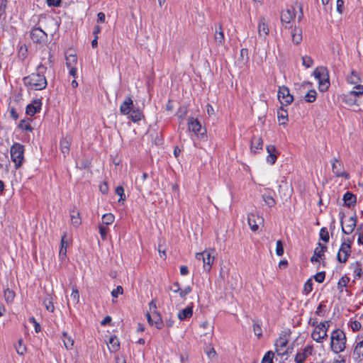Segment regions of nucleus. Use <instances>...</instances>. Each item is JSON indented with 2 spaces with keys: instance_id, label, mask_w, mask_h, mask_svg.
Segmentation results:
<instances>
[{
  "instance_id": "f257e3e1",
  "label": "nucleus",
  "mask_w": 363,
  "mask_h": 363,
  "mask_svg": "<svg viewBox=\"0 0 363 363\" xmlns=\"http://www.w3.org/2000/svg\"><path fill=\"white\" fill-rule=\"evenodd\" d=\"M347 337L345 333L336 329L330 333V348L336 354L343 352L346 348Z\"/></svg>"
},
{
  "instance_id": "f03ea898",
  "label": "nucleus",
  "mask_w": 363,
  "mask_h": 363,
  "mask_svg": "<svg viewBox=\"0 0 363 363\" xmlns=\"http://www.w3.org/2000/svg\"><path fill=\"white\" fill-rule=\"evenodd\" d=\"M23 81L26 85L35 90H42L47 86V81L45 76L39 73H33L24 77Z\"/></svg>"
},
{
  "instance_id": "7ed1b4c3",
  "label": "nucleus",
  "mask_w": 363,
  "mask_h": 363,
  "mask_svg": "<svg viewBox=\"0 0 363 363\" xmlns=\"http://www.w3.org/2000/svg\"><path fill=\"white\" fill-rule=\"evenodd\" d=\"M330 325V320H325L318 323L314 328L311 337L313 340L318 343H322L328 337V330Z\"/></svg>"
},
{
  "instance_id": "20e7f679",
  "label": "nucleus",
  "mask_w": 363,
  "mask_h": 363,
  "mask_svg": "<svg viewBox=\"0 0 363 363\" xmlns=\"http://www.w3.org/2000/svg\"><path fill=\"white\" fill-rule=\"evenodd\" d=\"M296 7L294 5L288 6L281 13V23L287 29L292 28L291 22L296 18Z\"/></svg>"
},
{
  "instance_id": "39448f33",
  "label": "nucleus",
  "mask_w": 363,
  "mask_h": 363,
  "mask_svg": "<svg viewBox=\"0 0 363 363\" xmlns=\"http://www.w3.org/2000/svg\"><path fill=\"white\" fill-rule=\"evenodd\" d=\"M11 157L16 168L21 166L24 157V147L20 143H15L11 147Z\"/></svg>"
},
{
  "instance_id": "423d86ee",
  "label": "nucleus",
  "mask_w": 363,
  "mask_h": 363,
  "mask_svg": "<svg viewBox=\"0 0 363 363\" xmlns=\"http://www.w3.org/2000/svg\"><path fill=\"white\" fill-rule=\"evenodd\" d=\"M196 259L198 260H202L203 269L206 271H209L215 259L214 250L209 249L204 250L202 252L196 253Z\"/></svg>"
},
{
  "instance_id": "0eeeda50",
  "label": "nucleus",
  "mask_w": 363,
  "mask_h": 363,
  "mask_svg": "<svg viewBox=\"0 0 363 363\" xmlns=\"http://www.w3.org/2000/svg\"><path fill=\"white\" fill-rule=\"evenodd\" d=\"M340 223L342 233L346 235H350L354 230L357 224V218L355 216L346 218L342 215L340 218Z\"/></svg>"
},
{
  "instance_id": "6e6552de",
  "label": "nucleus",
  "mask_w": 363,
  "mask_h": 363,
  "mask_svg": "<svg viewBox=\"0 0 363 363\" xmlns=\"http://www.w3.org/2000/svg\"><path fill=\"white\" fill-rule=\"evenodd\" d=\"M289 336L286 334H282L275 342L276 352L278 355L284 356L288 354L289 348L287 345Z\"/></svg>"
},
{
  "instance_id": "1a4fd4ad",
  "label": "nucleus",
  "mask_w": 363,
  "mask_h": 363,
  "mask_svg": "<svg viewBox=\"0 0 363 363\" xmlns=\"http://www.w3.org/2000/svg\"><path fill=\"white\" fill-rule=\"evenodd\" d=\"M351 240L346 239L341 245L337 255V260L340 262L345 263L347 262L348 256L351 252Z\"/></svg>"
},
{
  "instance_id": "9d476101",
  "label": "nucleus",
  "mask_w": 363,
  "mask_h": 363,
  "mask_svg": "<svg viewBox=\"0 0 363 363\" xmlns=\"http://www.w3.org/2000/svg\"><path fill=\"white\" fill-rule=\"evenodd\" d=\"M313 74L319 80L320 86L322 90L328 87V72L325 67L316 68L313 72Z\"/></svg>"
},
{
  "instance_id": "9b49d317",
  "label": "nucleus",
  "mask_w": 363,
  "mask_h": 363,
  "mask_svg": "<svg viewBox=\"0 0 363 363\" xmlns=\"http://www.w3.org/2000/svg\"><path fill=\"white\" fill-rule=\"evenodd\" d=\"M330 162L332 165V172L336 177H344L345 179L349 178V175L345 171L343 164L340 160L334 158L330 161Z\"/></svg>"
},
{
  "instance_id": "f8f14e48",
  "label": "nucleus",
  "mask_w": 363,
  "mask_h": 363,
  "mask_svg": "<svg viewBox=\"0 0 363 363\" xmlns=\"http://www.w3.org/2000/svg\"><path fill=\"white\" fill-rule=\"evenodd\" d=\"M247 221L250 229L255 232L258 230L259 226L264 223V218L259 214L250 213L247 216Z\"/></svg>"
},
{
  "instance_id": "ddd939ff",
  "label": "nucleus",
  "mask_w": 363,
  "mask_h": 363,
  "mask_svg": "<svg viewBox=\"0 0 363 363\" xmlns=\"http://www.w3.org/2000/svg\"><path fill=\"white\" fill-rule=\"evenodd\" d=\"M278 98L281 104L283 105H289L294 100L293 96L289 93V89L284 86L279 87L278 91Z\"/></svg>"
},
{
  "instance_id": "4468645a",
  "label": "nucleus",
  "mask_w": 363,
  "mask_h": 363,
  "mask_svg": "<svg viewBox=\"0 0 363 363\" xmlns=\"http://www.w3.org/2000/svg\"><path fill=\"white\" fill-rule=\"evenodd\" d=\"M258 35L259 37L265 40L269 35V29L268 23L266 21L264 17H261L258 23Z\"/></svg>"
},
{
  "instance_id": "2eb2a0df",
  "label": "nucleus",
  "mask_w": 363,
  "mask_h": 363,
  "mask_svg": "<svg viewBox=\"0 0 363 363\" xmlns=\"http://www.w3.org/2000/svg\"><path fill=\"white\" fill-rule=\"evenodd\" d=\"M313 352V345L306 346L301 352H298L295 357L296 363H303L306 359L311 355Z\"/></svg>"
},
{
  "instance_id": "dca6fc26",
  "label": "nucleus",
  "mask_w": 363,
  "mask_h": 363,
  "mask_svg": "<svg viewBox=\"0 0 363 363\" xmlns=\"http://www.w3.org/2000/svg\"><path fill=\"white\" fill-rule=\"evenodd\" d=\"M30 38L33 42L42 43L45 41L47 34L40 28H34L30 32Z\"/></svg>"
},
{
  "instance_id": "f3484780",
  "label": "nucleus",
  "mask_w": 363,
  "mask_h": 363,
  "mask_svg": "<svg viewBox=\"0 0 363 363\" xmlns=\"http://www.w3.org/2000/svg\"><path fill=\"white\" fill-rule=\"evenodd\" d=\"M327 250V247L320 243L314 250L313 255L311 258V262H319L323 257H325L324 253Z\"/></svg>"
},
{
  "instance_id": "a211bd4d",
  "label": "nucleus",
  "mask_w": 363,
  "mask_h": 363,
  "mask_svg": "<svg viewBox=\"0 0 363 363\" xmlns=\"http://www.w3.org/2000/svg\"><path fill=\"white\" fill-rule=\"evenodd\" d=\"M148 177V174L147 173H143L140 179L136 182L137 189L140 191H146L148 194H151V189H150V184L145 182L146 179Z\"/></svg>"
},
{
  "instance_id": "6ab92c4d",
  "label": "nucleus",
  "mask_w": 363,
  "mask_h": 363,
  "mask_svg": "<svg viewBox=\"0 0 363 363\" xmlns=\"http://www.w3.org/2000/svg\"><path fill=\"white\" fill-rule=\"evenodd\" d=\"M42 103L39 99L34 100L32 104L26 106V112L27 115L33 116L41 109Z\"/></svg>"
},
{
  "instance_id": "aec40b11",
  "label": "nucleus",
  "mask_w": 363,
  "mask_h": 363,
  "mask_svg": "<svg viewBox=\"0 0 363 363\" xmlns=\"http://www.w3.org/2000/svg\"><path fill=\"white\" fill-rule=\"evenodd\" d=\"M133 108V101L131 97H126L120 106V112L123 115H128Z\"/></svg>"
},
{
  "instance_id": "412c9836",
  "label": "nucleus",
  "mask_w": 363,
  "mask_h": 363,
  "mask_svg": "<svg viewBox=\"0 0 363 363\" xmlns=\"http://www.w3.org/2000/svg\"><path fill=\"white\" fill-rule=\"evenodd\" d=\"M266 149L268 153L267 162L270 164H274L277 159V150L273 145H267Z\"/></svg>"
},
{
  "instance_id": "4be33fe9",
  "label": "nucleus",
  "mask_w": 363,
  "mask_h": 363,
  "mask_svg": "<svg viewBox=\"0 0 363 363\" xmlns=\"http://www.w3.org/2000/svg\"><path fill=\"white\" fill-rule=\"evenodd\" d=\"M188 125H189V130H191L195 134L203 135V133H201V125L197 119H196L194 118H189L188 119Z\"/></svg>"
},
{
  "instance_id": "5701e85b",
  "label": "nucleus",
  "mask_w": 363,
  "mask_h": 363,
  "mask_svg": "<svg viewBox=\"0 0 363 363\" xmlns=\"http://www.w3.org/2000/svg\"><path fill=\"white\" fill-rule=\"evenodd\" d=\"M352 357L357 361H363V340L356 343Z\"/></svg>"
},
{
  "instance_id": "b1692460",
  "label": "nucleus",
  "mask_w": 363,
  "mask_h": 363,
  "mask_svg": "<svg viewBox=\"0 0 363 363\" xmlns=\"http://www.w3.org/2000/svg\"><path fill=\"white\" fill-rule=\"evenodd\" d=\"M263 146V140L260 137L253 136L251 140V151L254 153L262 150Z\"/></svg>"
},
{
  "instance_id": "393cba45",
  "label": "nucleus",
  "mask_w": 363,
  "mask_h": 363,
  "mask_svg": "<svg viewBox=\"0 0 363 363\" xmlns=\"http://www.w3.org/2000/svg\"><path fill=\"white\" fill-rule=\"evenodd\" d=\"M68 245V240L67 233H65L61 238V247L59 252V257L61 259H65L67 254V247Z\"/></svg>"
},
{
  "instance_id": "a878e982",
  "label": "nucleus",
  "mask_w": 363,
  "mask_h": 363,
  "mask_svg": "<svg viewBox=\"0 0 363 363\" xmlns=\"http://www.w3.org/2000/svg\"><path fill=\"white\" fill-rule=\"evenodd\" d=\"M291 40L294 44L298 45L302 40V29L294 27L291 30Z\"/></svg>"
},
{
  "instance_id": "bb28decb",
  "label": "nucleus",
  "mask_w": 363,
  "mask_h": 363,
  "mask_svg": "<svg viewBox=\"0 0 363 363\" xmlns=\"http://www.w3.org/2000/svg\"><path fill=\"white\" fill-rule=\"evenodd\" d=\"M120 347V342L116 336H112L109 338L108 347L111 352H116Z\"/></svg>"
},
{
  "instance_id": "cd10ccee",
  "label": "nucleus",
  "mask_w": 363,
  "mask_h": 363,
  "mask_svg": "<svg viewBox=\"0 0 363 363\" xmlns=\"http://www.w3.org/2000/svg\"><path fill=\"white\" fill-rule=\"evenodd\" d=\"M347 82L353 85H359V83L361 82V78L358 72L354 70H352L350 75L346 77Z\"/></svg>"
},
{
  "instance_id": "c85d7f7f",
  "label": "nucleus",
  "mask_w": 363,
  "mask_h": 363,
  "mask_svg": "<svg viewBox=\"0 0 363 363\" xmlns=\"http://www.w3.org/2000/svg\"><path fill=\"white\" fill-rule=\"evenodd\" d=\"M215 41L219 45H222L224 43V33L222 30L221 25H218V27L216 28V31L214 34Z\"/></svg>"
},
{
  "instance_id": "c756f323",
  "label": "nucleus",
  "mask_w": 363,
  "mask_h": 363,
  "mask_svg": "<svg viewBox=\"0 0 363 363\" xmlns=\"http://www.w3.org/2000/svg\"><path fill=\"white\" fill-rule=\"evenodd\" d=\"M62 341L67 350H71L74 345V340L67 332L62 333Z\"/></svg>"
},
{
  "instance_id": "7c9ffc66",
  "label": "nucleus",
  "mask_w": 363,
  "mask_h": 363,
  "mask_svg": "<svg viewBox=\"0 0 363 363\" xmlns=\"http://www.w3.org/2000/svg\"><path fill=\"white\" fill-rule=\"evenodd\" d=\"M193 314V309L191 306L186 307L178 313V318L180 320H184L188 318H190Z\"/></svg>"
},
{
  "instance_id": "2f4dec72",
  "label": "nucleus",
  "mask_w": 363,
  "mask_h": 363,
  "mask_svg": "<svg viewBox=\"0 0 363 363\" xmlns=\"http://www.w3.org/2000/svg\"><path fill=\"white\" fill-rule=\"evenodd\" d=\"M278 121L279 124L285 125L288 121V113L286 110L281 107L277 112Z\"/></svg>"
},
{
  "instance_id": "473e14b6",
  "label": "nucleus",
  "mask_w": 363,
  "mask_h": 363,
  "mask_svg": "<svg viewBox=\"0 0 363 363\" xmlns=\"http://www.w3.org/2000/svg\"><path fill=\"white\" fill-rule=\"evenodd\" d=\"M343 201L347 206L350 207L356 203V196L347 191L343 196Z\"/></svg>"
},
{
  "instance_id": "72a5a7b5",
  "label": "nucleus",
  "mask_w": 363,
  "mask_h": 363,
  "mask_svg": "<svg viewBox=\"0 0 363 363\" xmlns=\"http://www.w3.org/2000/svg\"><path fill=\"white\" fill-rule=\"evenodd\" d=\"M130 116L129 118L133 121V122H138L140 121L143 117L142 112L138 108H132L130 113H129Z\"/></svg>"
},
{
  "instance_id": "f704fd0d",
  "label": "nucleus",
  "mask_w": 363,
  "mask_h": 363,
  "mask_svg": "<svg viewBox=\"0 0 363 363\" xmlns=\"http://www.w3.org/2000/svg\"><path fill=\"white\" fill-rule=\"evenodd\" d=\"M70 146V139L65 138L60 141V148L64 155L69 153Z\"/></svg>"
},
{
  "instance_id": "c9c22d12",
  "label": "nucleus",
  "mask_w": 363,
  "mask_h": 363,
  "mask_svg": "<svg viewBox=\"0 0 363 363\" xmlns=\"http://www.w3.org/2000/svg\"><path fill=\"white\" fill-rule=\"evenodd\" d=\"M71 222L74 227H77L81 224V218L79 217V213L77 211H72L71 214Z\"/></svg>"
},
{
  "instance_id": "e433bc0d",
  "label": "nucleus",
  "mask_w": 363,
  "mask_h": 363,
  "mask_svg": "<svg viewBox=\"0 0 363 363\" xmlns=\"http://www.w3.org/2000/svg\"><path fill=\"white\" fill-rule=\"evenodd\" d=\"M363 95V85L354 86V89L348 93V96L359 97Z\"/></svg>"
},
{
  "instance_id": "4c0bfd02",
  "label": "nucleus",
  "mask_w": 363,
  "mask_h": 363,
  "mask_svg": "<svg viewBox=\"0 0 363 363\" xmlns=\"http://www.w3.org/2000/svg\"><path fill=\"white\" fill-rule=\"evenodd\" d=\"M43 304L46 309L50 312H53L55 310V306L53 304L52 298L50 296H48L43 301Z\"/></svg>"
},
{
  "instance_id": "58836bf2",
  "label": "nucleus",
  "mask_w": 363,
  "mask_h": 363,
  "mask_svg": "<svg viewBox=\"0 0 363 363\" xmlns=\"http://www.w3.org/2000/svg\"><path fill=\"white\" fill-rule=\"evenodd\" d=\"M15 348L16 352L20 355H23L26 351V347L21 339L18 341V343L15 345Z\"/></svg>"
},
{
  "instance_id": "ea45409f",
  "label": "nucleus",
  "mask_w": 363,
  "mask_h": 363,
  "mask_svg": "<svg viewBox=\"0 0 363 363\" xmlns=\"http://www.w3.org/2000/svg\"><path fill=\"white\" fill-rule=\"evenodd\" d=\"M316 95V91L314 89H311L307 92L304 98L307 102L311 103L315 100Z\"/></svg>"
},
{
  "instance_id": "a19ab883",
  "label": "nucleus",
  "mask_w": 363,
  "mask_h": 363,
  "mask_svg": "<svg viewBox=\"0 0 363 363\" xmlns=\"http://www.w3.org/2000/svg\"><path fill=\"white\" fill-rule=\"evenodd\" d=\"M153 325L158 329H160L163 325L162 318L159 313L153 314Z\"/></svg>"
},
{
  "instance_id": "79ce46f5",
  "label": "nucleus",
  "mask_w": 363,
  "mask_h": 363,
  "mask_svg": "<svg viewBox=\"0 0 363 363\" xmlns=\"http://www.w3.org/2000/svg\"><path fill=\"white\" fill-rule=\"evenodd\" d=\"M77 58L75 55H69L66 57V65L67 67H74L77 64Z\"/></svg>"
},
{
  "instance_id": "37998d69",
  "label": "nucleus",
  "mask_w": 363,
  "mask_h": 363,
  "mask_svg": "<svg viewBox=\"0 0 363 363\" xmlns=\"http://www.w3.org/2000/svg\"><path fill=\"white\" fill-rule=\"evenodd\" d=\"M102 221L106 225H110L114 221V216L111 213H106L102 216Z\"/></svg>"
},
{
  "instance_id": "c03bdc74",
  "label": "nucleus",
  "mask_w": 363,
  "mask_h": 363,
  "mask_svg": "<svg viewBox=\"0 0 363 363\" xmlns=\"http://www.w3.org/2000/svg\"><path fill=\"white\" fill-rule=\"evenodd\" d=\"M313 61L310 56L305 55L302 57V65L306 67L309 68L313 66Z\"/></svg>"
},
{
  "instance_id": "a18cd8bd",
  "label": "nucleus",
  "mask_w": 363,
  "mask_h": 363,
  "mask_svg": "<svg viewBox=\"0 0 363 363\" xmlns=\"http://www.w3.org/2000/svg\"><path fill=\"white\" fill-rule=\"evenodd\" d=\"M15 294L14 292L9 289H6L4 291V298L6 302H11L14 298Z\"/></svg>"
},
{
  "instance_id": "49530a36",
  "label": "nucleus",
  "mask_w": 363,
  "mask_h": 363,
  "mask_svg": "<svg viewBox=\"0 0 363 363\" xmlns=\"http://www.w3.org/2000/svg\"><path fill=\"white\" fill-rule=\"evenodd\" d=\"M342 101L347 105L352 106L356 104V98L354 96H348V94L343 95Z\"/></svg>"
},
{
  "instance_id": "de8ad7c7",
  "label": "nucleus",
  "mask_w": 363,
  "mask_h": 363,
  "mask_svg": "<svg viewBox=\"0 0 363 363\" xmlns=\"http://www.w3.org/2000/svg\"><path fill=\"white\" fill-rule=\"evenodd\" d=\"M274 356V353L272 351H269L267 352L262 360V363H272V359H273V357Z\"/></svg>"
},
{
  "instance_id": "09e8293b",
  "label": "nucleus",
  "mask_w": 363,
  "mask_h": 363,
  "mask_svg": "<svg viewBox=\"0 0 363 363\" xmlns=\"http://www.w3.org/2000/svg\"><path fill=\"white\" fill-rule=\"evenodd\" d=\"M71 298L74 301V303H77L79 301V291L76 286L72 287V291L71 294Z\"/></svg>"
},
{
  "instance_id": "8fccbe9b",
  "label": "nucleus",
  "mask_w": 363,
  "mask_h": 363,
  "mask_svg": "<svg viewBox=\"0 0 363 363\" xmlns=\"http://www.w3.org/2000/svg\"><path fill=\"white\" fill-rule=\"evenodd\" d=\"M263 200L264 203L269 206H273L275 204V201L271 195L264 194L263 195Z\"/></svg>"
},
{
  "instance_id": "3c124183",
  "label": "nucleus",
  "mask_w": 363,
  "mask_h": 363,
  "mask_svg": "<svg viewBox=\"0 0 363 363\" xmlns=\"http://www.w3.org/2000/svg\"><path fill=\"white\" fill-rule=\"evenodd\" d=\"M349 278L346 276L342 277L337 283V289L340 291L342 290L343 287L346 286L349 282Z\"/></svg>"
},
{
  "instance_id": "603ef678",
  "label": "nucleus",
  "mask_w": 363,
  "mask_h": 363,
  "mask_svg": "<svg viewBox=\"0 0 363 363\" xmlns=\"http://www.w3.org/2000/svg\"><path fill=\"white\" fill-rule=\"evenodd\" d=\"M204 351H205L206 355L209 358H213L216 356V352L215 349L211 345L206 347L205 348Z\"/></svg>"
},
{
  "instance_id": "864d4df0",
  "label": "nucleus",
  "mask_w": 363,
  "mask_h": 363,
  "mask_svg": "<svg viewBox=\"0 0 363 363\" xmlns=\"http://www.w3.org/2000/svg\"><path fill=\"white\" fill-rule=\"evenodd\" d=\"M320 239L328 242L329 241V234L326 228H322L320 230Z\"/></svg>"
},
{
  "instance_id": "5fc2aeb1",
  "label": "nucleus",
  "mask_w": 363,
  "mask_h": 363,
  "mask_svg": "<svg viewBox=\"0 0 363 363\" xmlns=\"http://www.w3.org/2000/svg\"><path fill=\"white\" fill-rule=\"evenodd\" d=\"M276 253L278 256H282L284 254L283 243L281 240L277 241L276 243Z\"/></svg>"
},
{
  "instance_id": "6e6d98bb",
  "label": "nucleus",
  "mask_w": 363,
  "mask_h": 363,
  "mask_svg": "<svg viewBox=\"0 0 363 363\" xmlns=\"http://www.w3.org/2000/svg\"><path fill=\"white\" fill-rule=\"evenodd\" d=\"M116 194L120 196L118 201L125 200L124 189L123 186H119L116 189Z\"/></svg>"
},
{
  "instance_id": "4d7b16f0",
  "label": "nucleus",
  "mask_w": 363,
  "mask_h": 363,
  "mask_svg": "<svg viewBox=\"0 0 363 363\" xmlns=\"http://www.w3.org/2000/svg\"><path fill=\"white\" fill-rule=\"evenodd\" d=\"M303 290L306 294H309L313 290V282L311 279H308L304 284Z\"/></svg>"
},
{
  "instance_id": "13d9d810",
  "label": "nucleus",
  "mask_w": 363,
  "mask_h": 363,
  "mask_svg": "<svg viewBox=\"0 0 363 363\" xmlns=\"http://www.w3.org/2000/svg\"><path fill=\"white\" fill-rule=\"evenodd\" d=\"M19 127L22 130H28V131L32 130V128H31L30 123L26 121L25 120H22L20 122Z\"/></svg>"
},
{
  "instance_id": "bf43d9fd",
  "label": "nucleus",
  "mask_w": 363,
  "mask_h": 363,
  "mask_svg": "<svg viewBox=\"0 0 363 363\" xmlns=\"http://www.w3.org/2000/svg\"><path fill=\"white\" fill-rule=\"evenodd\" d=\"M191 287L189 286H187L183 289H181L178 293L179 294L180 297L184 298L187 294L191 293Z\"/></svg>"
},
{
  "instance_id": "052dcab7",
  "label": "nucleus",
  "mask_w": 363,
  "mask_h": 363,
  "mask_svg": "<svg viewBox=\"0 0 363 363\" xmlns=\"http://www.w3.org/2000/svg\"><path fill=\"white\" fill-rule=\"evenodd\" d=\"M123 289L122 286H118L116 287V289H113L111 291V296L113 298H117L119 294H123Z\"/></svg>"
},
{
  "instance_id": "680f3d73",
  "label": "nucleus",
  "mask_w": 363,
  "mask_h": 363,
  "mask_svg": "<svg viewBox=\"0 0 363 363\" xmlns=\"http://www.w3.org/2000/svg\"><path fill=\"white\" fill-rule=\"evenodd\" d=\"M324 308H325V306L323 303H320L319 306L317 307L315 313L317 315L323 317L325 315V310Z\"/></svg>"
},
{
  "instance_id": "e2e57ef3",
  "label": "nucleus",
  "mask_w": 363,
  "mask_h": 363,
  "mask_svg": "<svg viewBox=\"0 0 363 363\" xmlns=\"http://www.w3.org/2000/svg\"><path fill=\"white\" fill-rule=\"evenodd\" d=\"M325 272H318L315 276L314 279L318 283H322L325 279Z\"/></svg>"
},
{
  "instance_id": "0e129e2a",
  "label": "nucleus",
  "mask_w": 363,
  "mask_h": 363,
  "mask_svg": "<svg viewBox=\"0 0 363 363\" xmlns=\"http://www.w3.org/2000/svg\"><path fill=\"white\" fill-rule=\"evenodd\" d=\"M253 331L255 335L258 337L262 336V328L259 324L255 323L253 325Z\"/></svg>"
},
{
  "instance_id": "69168bd1",
  "label": "nucleus",
  "mask_w": 363,
  "mask_h": 363,
  "mask_svg": "<svg viewBox=\"0 0 363 363\" xmlns=\"http://www.w3.org/2000/svg\"><path fill=\"white\" fill-rule=\"evenodd\" d=\"M343 6H344V1L343 0H337L336 9H337V11L340 14H342L343 12Z\"/></svg>"
},
{
  "instance_id": "338daca9",
  "label": "nucleus",
  "mask_w": 363,
  "mask_h": 363,
  "mask_svg": "<svg viewBox=\"0 0 363 363\" xmlns=\"http://www.w3.org/2000/svg\"><path fill=\"white\" fill-rule=\"evenodd\" d=\"M350 327L353 331H358L361 328V323L359 321L354 320L351 322Z\"/></svg>"
},
{
  "instance_id": "774afa93",
  "label": "nucleus",
  "mask_w": 363,
  "mask_h": 363,
  "mask_svg": "<svg viewBox=\"0 0 363 363\" xmlns=\"http://www.w3.org/2000/svg\"><path fill=\"white\" fill-rule=\"evenodd\" d=\"M107 230L108 229L106 227H104L103 225L99 226V233L103 240H105L106 238Z\"/></svg>"
}]
</instances>
